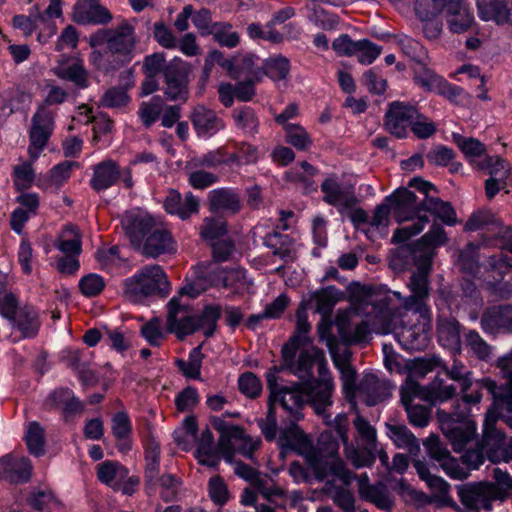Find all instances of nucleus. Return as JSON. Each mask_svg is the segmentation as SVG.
<instances>
[{
	"label": "nucleus",
	"instance_id": "338daca9",
	"mask_svg": "<svg viewBox=\"0 0 512 512\" xmlns=\"http://www.w3.org/2000/svg\"><path fill=\"white\" fill-rule=\"evenodd\" d=\"M440 365H442V360L437 356L416 358L412 363L410 374L407 378H411L413 380H415L414 377L423 378L434 368L440 367Z\"/></svg>",
	"mask_w": 512,
	"mask_h": 512
},
{
	"label": "nucleus",
	"instance_id": "bf43d9fd",
	"mask_svg": "<svg viewBox=\"0 0 512 512\" xmlns=\"http://www.w3.org/2000/svg\"><path fill=\"white\" fill-rule=\"evenodd\" d=\"M465 341L467 347L472 353L480 360H487L491 354V346L480 336L475 330H470L466 336Z\"/></svg>",
	"mask_w": 512,
	"mask_h": 512
},
{
	"label": "nucleus",
	"instance_id": "13d9d810",
	"mask_svg": "<svg viewBox=\"0 0 512 512\" xmlns=\"http://www.w3.org/2000/svg\"><path fill=\"white\" fill-rule=\"evenodd\" d=\"M458 265L463 272L476 274L479 270L478 246L468 243L459 254Z\"/></svg>",
	"mask_w": 512,
	"mask_h": 512
},
{
	"label": "nucleus",
	"instance_id": "b1692460",
	"mask_svg": "<svg viewBox=\"0 0 512 512\" xmlns=\"http://www.w3.org/2000/svg\"><path fill=\"white\" fill-rule=\"evenodd\" d=\"M32 473V464L26 457L5 456L0 460V475L10 483L27 482Z\"/></svg>",
	"mask_w": 512,
	"mask_h": 512
},
{
	"label": "nucleus",
	"instance_id": "e2e57ef3",
	"mask_svg": "<svg viewBox=\"0 0 512 512\" xmlns=\"http://www.w3.org/2000/svg\"><path fill=\"white\" fill-rule=\"evenodd\" d=\"M452 137L453 141L467 157H479L486 151L485 145L475 138H465L456 133H453Z\"/></svg>",
	"mask_w": 512,
	"mask_h": 512
},
{
	"label": "nucleus",
	"instance_id": "f8f14e48",
	"mask_svg": "<svg viewBox=\"0 0 512 512\" xmlns=\"http://www.w3.org/2000/svg\"><path fill=\"white\" fill-rule=\"evenodd\" d=\"M121 225L131 245L137 250L156 227V222L148 213L128 211L123 215Z\"/></svg>",
	"mask_w": 512,
	"mask_h": 512
},
{
	"label": "nucleus",
	"instance_id": "c85d7f7f",
	"mask_svg": "<svg viewBox=\"0 0 512 512\" xmlns=\"http://www.w3.org/2000/svg\"><path fill=\"white\" fill-rule=\"evenodd\" d=\"M120 176L119 165L111 159H106L94 166L90 184L95 191L99 192L113 186Z\"/></svg>",
	"mask_w": 512,
	"mask_h": 512
},
{
	"label": "nucleus",
	"instance_id": "79ce46f5",
	"mask_svg": "<svg viewBox=\"0 0 512 512\" xmlns=\"http://www.w3.org/2000/svg\"><path fill=\"white\" fill-rule=\"evenodd\" d=\"M310 329L311 325L307 319V307L304 302H301L296 311L295 332L284 346H301L308 343L310 341L308 337Z\"/></svg>",
	"mask_w": 512,
	"mask_h": 512
},
{
	"label": "nucleus",
	"instance_id": "393cba45",
	"mask_svg": "<svg viewBox=\"0 0 512 512\" xmlns=\"http://www.w3.org/2000/svg\"><path fill=\"white\" fill-rule=\"evenodd\" d=\"M208 206L211 212L236 214L241 209L240 196L229 188H218L209 192Z\"/></svg>",
	"mask_w": 512,
	"mask_h": 512
},
{
	"label": "nucleus",
	"instance_id": "72a5a7b5",
	"mask_svg": "<svg viewBox=\"0 0 512 512\" xmlns=\"http://www.w3.org/2000/svg\"><path fill=\"white\" fill-rule=\"evenodd\" d=\"M10 322L23 338H34L40 328L38 312L28 305L21 307L15 318H12Z\"/></svg>",
	"mask_w": 512,
	"mask_h": 512
},
{
	"label": "nucleus",
	"instance_id": "cd10ccee",
	"mask_svg": "<svg viewBox=\"0 0 512 512\" xmlns=\"http://www.w3.org/2000/svg\"><path fill=\"white\" fill-rule=\"evenodd\" d=\"M164 207L168 213L186 220L192 214L198 213L199 200L192 193L186 194L185 199L182 200L180 193L171 190L165 199Z\"/></svg>",
	"mask_w": 512,
	"mask_h": 512
},
{
	"label": "nucleus",
	"instance_id": "6e6d98bb",
	"mask_svg": "<svg viewBox=\"0 0 512 512\" xmlns=\"http://www.w3.org/2000/svg\"><path fill=\"white\" fill-rule=\"evenodd\" d=\"M264 76H268L272 80H284L288 77L290 72L289 60L278 55L267 59L263 64Z\"/></svg>",
	"mask_w": 512,
	"mask_h": 512
},
{
	"label": "nucleus",
	"instance_id": "58836bf2",
	"mask_svg": "<svg viewBox=\"0 0 512 512\" xmlns=\"http://www.w3.org/2000/svg\"><path fill=\"white\" fill-rule=\"evenodd\" d=\"M444 11L446 12L447 23L451 32L464 33L472 26L473 15L463 3H454Z\"/></svg>",
	"mask_w": 512,
	"mask_h": 512
},
{
	"label": "nucleus",
	"instance_id": "774afa93",
	"mask_svg": "<svg viewBox=\"0 0 512 512\" xmlns=\"http://www.w3.org/2000/svg\"><path fill=\"white\" fill-rule=\"evenodd\" d=\"M208 491L211 500L217 505H224L229 499L227 485L220 475H215L210 478Z\"/></svg>",
	"mask_w": 512,
	"mask_h": 512
},
{
	"label": "nucleus",
	"instance_id": "bb28decb",
	"mask_svg": "<svg viewBox=\"0 0 512 512\" xmlns=\"http://www.w3.org/2000/svg\"><path fill=\"white\" fill-rule=\"evenodd\" d=\"M396 338L406 350H422L428 346L429 337L424 327L418 324L407 325L401 323L396 328Z\"/></svg>",
	"mask_w": 512,
	"mask_h": 512
},
{
	"label": "nucleus",
	"instance_id": "f704fd0d",
	"mask_svg": "<svg viewBox=\"0 0 512 512\" xmlns=\"http://www.w3.org/2000/svg\"><path fill=\"white\" fill-rule=\"evenodd\" d=\"M264 245L285 262L295 259L296 252L293 247V240L287 234H282L278 231L268 233L264 238Z\"/></svg>",
	"mask_w": 512,
	"mask_h": 512
},
{
	"label": "nucleus",
	"instance_id": "ddd939ff",
	"mask_svg": "<svg viewBox=\"0 0 512 512\" xmlns=\"http://www.w3.org/2000/svg\"><path fill=\"white\" fill-rule=\"evenodd\" d=\"M401 403L405 407L409 422L417 427L423 428L429 423V410L423 405H414V398L421 399L420 385L416 380L406 378L400 389Z\"/></svg>",
	"mask_w": 512,
	"mask_h": 512
},
{
	"label": "nucleus",
	"instance_id": "4468645a",
	"mask_svg": "<svg viewBox=\"0 0 512 512\" xmlns=\"http://www.w3.org/2000/svg\"><path fill=\"white\" fill-rule=\"evenodd\" d=\"M480 326L487 334H512V304L487 307L482 312Z\"/></svg>",
	"mask_w": 512,
	"mask_h": 512
},
{
	"label": "nucleus",
	"instance_id": "f3484780",
	"mask_svg": "<svg viewBox=\"0 0 512 512\" xmlns=\"http://www.w3.org/2000/svg\"><path fill=\"white\" fill-rule=\"evenodd\" d=\"M189 119L199 137H211L225 128L224 120L213 109L202 104L192 108Z\"/></svg>",
	"mask_w": 512,
	"mask_h": 512
},
{
	"label": "nucleus",
	"instance_id": "4d7b16f0",
	"mask_svg": "<svg viewBox=\"0 0 512 512\" xmlns=\"http://www.w3.org/2000/svg\"><path fill=\"white\" fill-rule=\"evenodd\" d=\"M163 111V103L159 96L153 97L150 101L142 102L138 115L142 124L148 128L155 123Z\"/></svg>",
	"mask_w": 512,
	"mask_h": 512
},
{
	"label": "nucleus",
	"instance_id": "ea45409f",
	"mask_svg": "<svg viewBox=\"0 0 512 512\" xmlns=\"http://www.w3.org/2000/svg\"><path fill=\"white\" fill-rule=\"evenodd\" d=\"M361 498L374 503L378 508L390 510L393 506V500L387 487L379 482L375 485H361L358 488Z\"/></svg>",
	"mask_w": 512,
	"mask_h": 512
},
{
	"label": "nucleus",
	"instance_id": "a878e982",
	"mask_svg": "<svg viewBox=\"0 0 512 512\" xmlns=\"http://www.w3.org/2000/svg\"><path fill=\"white\" fill-rule=\"evenodd\" d=\"M462 326L453 316L440 315L437 318L436 334L439 343L450 349H459Z\"/></svg>",
	"mask_w": 512,
	"mask_h": 512
},
{
	"label": "nucleus",
	"instance_id": "4c0bfd02",
	"mask_svg": "<svg viewBox=\"0 0 512 512\" xmlns=\"http://www.w3.org/2000/svg\"><path fill=\"white\" fill-rule=\"evenodd\" d=\"M113 436L117 439V448L120 452L126 453L131 450L130 436L132 425L126 412L121 411L113 415L111 420Z\"/></svg>",
	"mask_w": 512,
	"mask_h": 512
},
{
	"label": "nucleus",
	"instance_id": "e433bc0d",
	"mask_svg": "<svg viewBox=\"0 0 512 512\" xmlns=\"http://www.w3.org/2000/svg\"><path fill=\"white\" fill-rule=\"evenodd\" d=\"M128 474V469L116 461H105L97 466L98 479L115 491L120 489V482H123Z\"/></svg>",
	"mask_w": 512,
	"mask_h": 512
},
{
	"label": "nucleus",
	"instance_id": "4be33fe9",
	"mask_svg": "<svg viewBox=\"0 0 512 512\" xmlns=\"http://www.w3.org/2000/svg\"><path fill=\"white\" fill-rule=\"evenodd\" d=\"M137 250L145 257L157 258L175 252L176 248L171 233L156 226Z\"/></svg>",
	"mask_w": 512,
	"mask_h": 512
},
{
	"label": "nucleus",
	"instance_id": "7ed1b4c3",
	"mask_svg": "<svg viewBox=\"0 0 512 512\" xmlns=\"http://www.w3.org/2000/svg\"><path fill=\"white\" fill-rule=\"evenodd\" d=\"M385 201L390 203L399 223L416 219L411 225L395 230L392 237L394 243H403L410 237L421 233L430 222L429 217L422 214L424 210L420 208L422 200L418 202L415 193L406 188L398 189L386 197Z\"/></svg>",
	"mask_w": 512,
	"mask_h": 512
},
{
	"label": "nucleus",
	"instance_id": "69168bd1",
	"mask_svg": "<svg viewBox=\"0 0 512 512\" xmlns=\"http://www.w3.org/2000/svg\"><path fill=\"white\" fill-rule=\"evenodd\" d=\"M130 102L127 92L120 87L108 89L101 98L100 105L107 108L125 107Z\"/></svg>",
	"mask_w": 512,
	"mask_h": 512
},
{
	"label": "nucleus",
	"instance_id": "6e6552de",
	"mask_svg": "<svg viewBox=\"0 0 512 512\" xmlns=\"http://www.w3.org/2000/svg\"><path fill=\"white\" fill-rule=\"evenodd\" d=\"M167 331L179 340L197 331L196 315L188 304H182L179 297H173L167 304Z\"/></svg>",
	"mask_w": 512,
	"mask_h": 512
},
{
	"label": "nucleus",
	"instance_id": "2eb2a0df",
	"mask_svg": "<svg viewBox=\"0 0 512 512\" xmlns=\"http://www.w3.org/2000/svg\"><path fill=\"white\" fill-rule=\"evenodd\" d=\"M53 73L60 79L71 82L77 89L89 86V72L80 58L62 55L53 68Z\"/></svg>",
	"mask_w": 512,
	"mask_h": 512
},
{
	"label": "nucleus",
	"instance_id": "9b49d317",
	"mask_svg": "<svg viewBox=\"0 0 512 512\" xmlns=\"http://www.w3.org/2000/svg\"><path fill=\"white\" fill-rule=\"evenodd\" d=\"M304 395V404H310L314 411L323 416L327 424H330V415L326 414L327 407L331 406V394L333 384L331 379L310 380L301 383Z\"/></svg>",
	"mask_w": 512,
	"mask_h": 512
},
{
	"label": "nucleus",
	"instance_id": "a211bd4d",
	"mask_svg": "<svg viewBox=\"0 0 512 512\" xmlns=\"http://www.w3.org/2000/svg\"><path fill=\"white\" fill-rule=\"evenodd\" d=\"M100 0H79L73 9V20L81 25H107L113 20L111 12Z\"/></svg>",
	"mask_w": 512,
	"mask_h": 512
},
{
	"label": "nucleus",
	"instance_id": "de8ad7c7",
	"mask_svg": "<svg viewBox=\"0 0 512 512\" xmlns=\"http://www.w3.org/2000/svg\"><path fill=\"white\" fill-rule=\"evenodd\" d=\"M415 82L427 91L436 92L443 78L428 68L424 63L417 61L413 67Z\"/></svg>",
	"mask_w": 512,
	"mask_h": 512
},
{
	"label": "nucleus",
	"instance_id": "a18cd8bd",
	"mask_svg": "<svg viewBox=\"0 0 512 512\" xmlns=\"http://www.w3.org/2000/svg\"><path fill=\"white\" fill-rule=\"evenodd\" d=\"M56 247L65 255L79 256L82 251L81 237L76 227L66 226L58 239Z\"/></svg>",
	"mask_w": 512,
	"mask_h": 512
},
{
	"label": "nucleus",
	"instance_id": "5701e85b",
	"mask_svg": "<svg viewBox=\"0 0 512 512\" xmlns=\"http://www.w3.org/2000/svg\"><path fill=\"white\" fill-rule=\"evenodd\" d=\"M259 58L253 54H247L239 59L225 60L223 68L233 79H250L262 81L264 77L263 66L258 63Z\"/></svg>",
	"mask_w": 512,
	"mask_h": 512
},
{
	"label": "nucleus",
	"instance_id": "c03bdc74",
	"mask_svg": "<svg viewBox=\"0 0 512 512\" xmlns=\"http://www.w3.org/2000/svg\"><path fill=\"white\" fill-rule=\"evenodd\" d=\"M228 226L223 217H205L200 226V237L203 241L212 243L227 234Z\"/></svg>",
	"mask_w": 512,
	"mask_h": 512
},
{
	"label": "nucleus",
	"instance_id": "49530a36",
	"mask_svg": "<svg viewBox=\"0 0 512 512\" xmlns=\"http://www.w3.org/2000/svg\"><path fill=\"white\" fill-rule=\"evenodd\" d=\"M278 442L282 448L298 450L307 444V438L300 427L291 422L280 431Z\"/></svg>",
	"mask_w": 512,
	"mask_h": 512
},
{
	"label": "nucleus",
	"instance_id": "c9c22d12",
	"mask_svg": "<svg viewBox=\"0 0 512 512\" xmlns=\"http://www.w3.org/2000/svg\"><path fill=\"white\" fill-rule=\"evenodd\" d=\"M420 208L424 209L423 212L433 214L446 225L453 226L457 223L456 212L451 203L438 197H424Z\"/></svg>",
	"mask_w": 512,
	"mask_h": 512
},
{
	"label": "nucleus",
	"instance_id": "5fc2aeb1",
	"mask_svg": "<svg viewBox=\"0 0 512 512\" xmlns=\"http://www.w3.org/2000/svg\"><path fill=\"white\" fill-rule=\"evenodd\" d=\"M203 357L201 346H197L191 350L188 361L178 359L176 365L187 378L199 379Z\"/></svg>",
	"mask_w": 512,
	"mask_h": 512
},
{
	"label": "nucleus",
	"instance_id": "c756f323",
	"mask_svg": "<svg viewBox=\"0 0 512 512\" xmlns=\"http://www.w3.org/2000/svg\"><path fill=\"white\" fill-rule=\"evenodd\" d=\"M274 401L280 403L294 420H299L301 409L304 406V395L301 389V383H295L292 386L280 387V392L274 398Z\"/></svg>",
	"mask_w": 512,
	"mask_h": 512
},
{
	"label": "nucleus",
	"instance_id": "aec40b11",
	"mask_svg": "<svg viewBox=\"0 0 512 512\" xmlns=\"http://www.w3.org/2000/svg\"><path fill=\"white\" fill-rule=\"evenodd\" d=\"M53 130V117L45 109L38 110L32 117V128L30 131L31 145L29 153L32 158H37L38 152L42 150Z\"/></svg>",
	"mask_w": 512,
	"mask_h": 512
},
{
	"label": "nucleus",
	"instance_id": "8fccbe9b",
	"mask_svg": "<svg viewBox=\"0 0 512 512\" xmlns=\"http://www.w3.org/2000/svg\"><path fill=\"white\" fill-rule=\"evenodd\" d=\"M232 118L237 128L243 130L245 133L255 135L258 132L259 121L255 111L251 107L244 106L234 109L232 111Z\"/></svg>",
	"mask_w": 512,
	"mask_h": 512
},
{
	"label": "nucleus",
	"instance_id": "7c9ffc66",
	"mask_svg": "<svg viewBox=\"0 0 512 512\" xmlns=\"http://www.w3.org/2000/svg\"><path fill=\"white\" fill-rule=\"evenodd\" d=\"M385 427L387 436L397 448L406 449L412 455L419 453V441L406 425L396 422H387Z\"/></svg>",
	"mask_w": 512,
	"mask_h": 512
},
{
	"label": "nucleus",
	"instance_id": "0e129e2a",
	"mask_svg": "<svg viewBox=\"0 0 512 512\" xmlns=\"http://www.w3.org/2000/svg\"><path fill=\"white\" fill-rule=\"evenodd\" d=\"M35 12L29 16L16 15L13 17V26L23 31L25 35H31L37 28V21L44 22V15L39 11L38 6H34Z\"/></svg>",
	"mask_w": 512,
	"mask_h": 512
},
{
	"label": "nucleus",
	"instance_id": "0eeeda50",
	"mask_svg": "<svg viewBox=\"0 0 512 512\" xmlns=\"http://www.w3.org/2000/svg\"><path fill=\"white\" fill-rule=\"evenodd\" d=\"M190 65L180 58L169 61L164 70L163 93L169 101L185 103L189 98Z\"/></svg>",
	"mask_w": 512,
	"mask_h": 512
},
{
	"label": "nucleus",
	"instance_id": "a19ab883",
	"mask_svg": "<svg viewBox=\"0 0 512 512\" xmlns=\"http://www.w3.org/2000/svg\"><path fill=\"white\" fill-rule=\"evenodd\" d=\"M456 392L454 385H444L442 380H435L429 386L420 385L421 400L431 403L444 402L451 399Z\"/></svg>",
	"mask_w": 512,
	"mask_h": 512
},
{
	"label": "nucleus",
	"instance_id": "37998d69",
	"mask_svg": "<svg viewBox=\"0 0 512 512\" xmlns=\"http://www.w3.org/2000/svg\"><path fill=\"white\" fill-rule=\"evenodd\" d=\"M413 466L421 480L425 481L428 487L439 496L448 493L449 484L441 477L433 475L428 465L422 460H414Z\"/></svg>",
	"mask_w": 512,
	"mask_h": 512
},
{
	"label": "nucleus",
	"instance_id": "6ab92c4d",
	"mask_svg": "<svg viewBox=\"0 0 512 512\" xmlns=\"http://www.w3.org/2000/svg\"><path fill=\"white\" fill-rule=\"evenodd\" d=\"M391 389L389 381L368 373L361 379L356 392L366 405L374 406L386 400L391 395Z\"/></svg>",
	"mask_w": 512,
	"mask_h": 512
},
{
	"label": "nucleus",
	"instance_id": "09e8293b",
	"mask_svg": "<svg viewBox=\"0 0 512 512\" xmlns=\"http://www.w3.org/2000/svg\"><path fill=\"white\" fill-rule=\"evenodd\" d=\"M25 441L28 451L36 456H42L45 453V433L43 427L36 421L30 422L27 426Z\"/></svg>",
	"mask_w": 512,
	"mask_h": 512
},
{
	"label": "nucleus",
	"instance_id": "473e14b6",
	"mask_svg": "<svg viewBox=\"0 0 512 512\" xmlns=\"http://www.w3.org/2000/svg\"><path fill=\"white\" fill-rule=\"evenodd\" d=\"M442 430L456 452H461L472 440L475 433L474 425L470 422L455 423L450 421L443 423Z\"/></svg>",
	"mask_w": 512,
	"mask_h": 512
},
{
	"label": "nucleus",
	"instance_id": "2f4dec72",
	"mask_svg": "<svg viewBox=\"0 0 512 512\" xmlns=\"http://www.w3.org/2000/svg\"><path fill=\"white\" fill-rule=\"evenodd\" d=\"M478 15L484 21H494L498 25L508 23L511 13L506 0H476Z\"/></svg>",
	"mask_w": 512,
	"mask_h": 512
},
{
	"label": "nucleus",
	"instance_id": "680f3d73",
	"mask_svg": "<svg viewBox=\"0 0 512 512\" xmlns=\"http://www.w3.org/2000/svg\"><path fill=\"white\" fill-rule=\"evenodd\" d=\"M287 142L299 150H306L311 145V140L305 129L297 124L284 126Z\"/></svg>",
	"mask_w": 512,
	"mask_h": 512
},
{
	"label": "nucleus",
	"instance_id": "423d86ee",
	"mask_svg": "<svg viewBox=\"0 0 512 512\" xmlns=\"http://www.w3.org/2000/svg\"><path fill=\"white\" fill-rule=\"evenodd\" d=\"M357 431L358 441L361 445L356 448L353 445L347 448V459L356 467L370 466L375 461L377 436L375 428L361 415L353 420Z\"/></svg>",
	"mask_w": 512,
	"mask_h": 512
},
{
	"label": "nucleus",
	"instance_id": "f03ea898",
	"mask_svg": "<svg viewBox=\"0 0 512 512\" xmlns=\"http://www.w3.org/2000/svg\"><path fill=\"white\" fill-rule=\"evenodd\" d=\"M88 42L93 48L106 44V51L93 50L89 61L96 70L110 73L131 62L137 39L134 27L123 20L115 28L98 29Z\"/></svg>",
	"mask_w": 512,
	"mask_h": 512
},
{
	"label": "nucleus",
	"instance_id": "052dcab7",
	"mask_svg": "<svg viewBox=\"0 0 512 512\" xmlns=\"http://www.w3.org/2000/svg\"><path fill=\"white\" fill-rule=\"evenodd\" d=\"M440 368L445 372V374L450 377L451 379L460 382L461 385V392H466L472 389L473 382L468 377L470 375V372L465 371V367L462 363L458 361H454V364L451 368H449L443 361L442 365H440Z\"/></svg>",
	"mask_w": 512,
	"mask_h": 512
},
{
	"label": "nucleus",
	"instance_id": "dca6fc26",
	"mask_svg": "<svg viewBox=\"0 0 512 512\" xmlns=\"http://www.w3.org/2000/svg\"><path fill=\"white\" fill-rule=\"evenodd\" d=\"M323 201L338 209L339 213L345 214L348 209L358 203L353 189L345 188L333 178H326L321 184Z\"/></svg>",
	"mask_w": 512,
	"mask_h": 512
},
{
	"label": "nucleus",
	"instance_id": "864d4df0",
	"mask_svg": "<svg viewBox=\"0 0 512 512\" xmlns=\"http://www.w3.org/2000/svg\"><path fill=\"white\" fill-rule=\"evenodd\" d=\"M497 218L489 210H480L473 213L467 220L464 229L466 231H477L486 229L493 235Z\"/></svg>",
	"mask_w": 512,
	"mask_h": 512
},
{
	"label": "nucleus",
	"instance_id": "39448f33",
	"mask_svg": "<svg viewBox=\"0 0 512 512\" xmlns=\"http://www.w3.org/2000/svg\"><path fill=\"white\" fill-rule=\"evenodd\" d=\"M457 494L465 509L457 508V512H479L482 508L492 510V502L503 500L504 493L490 483H468L457 486Z\"/></svg>",
	"mask_w": 512,
	"mask_h": 512
},
{
	"label": "nucleus",
	"instance_id": "1a4fd4ad",
	"mask_svg": "<svg viewBox=\"0 0 512 512\" xmlns=\"http://www.w3.org/2000/svg\"><path fill=\"white\" fill-rule=\"evenodd\" d=\"M300 346H283L282 358L284 367L301 380H313V367L317 358L321 356V350L310 348L301 350L296 358V352Z\"/></svg>",
	"mask_w": 512,
	"mask_h": 512
},
{
	"label": "nucleus",
	"instance_id": "603ef678",
	"mask_svg": "<svg viewBox=\"0 0 512 512\" xmlns=\"http://www.w3.org/2000/svg\"><path fill=\"white\" fill-rule=\"evenodd\" d=\"M447 237L443 227L438 223H433L430 230L417 242L411 244H404L400 247L415 248L417 245H422L431 249L432 258L435 254V247L445 244Z\"/></svg>",
	"mask_w": 512,
	"mask_h": 512
},
{
	"label": "nucleus",
	"instance_id": "f257e3e1",
	"mask_svg": "<svg viewBox=\"0 0 512 512\" xmlns=\"http://www.w3.org/2000/svg\"><path fill=\"white\" fill-rule=\"evenodd\" d=\"M395 272L415 267L407 282L410 294L403 298L402 305L408 311L418 313L423 319L429 318L430 308L427 301L431 287L429 276L432 271V252L428 247L417 245L415 248L397 247L389 261Z\"/></svg>",
	"mask_w": 512,
	"mask_h": 512
},
{
	"label": "nucleus",
	"instance_id": "9d476101",
	"mask_svg": "<svg viewBox=\"0 0 512 512\" xmlns=\"http://www.w3.org/2000/svg\"><path fill=\"white\" fill-rule=\"evenodd\" d=\"M418 111L416 105L409 102H391L384 118L386 130L397 138H405L408 127L411 128L414 119L418 116Z\"/></svg>",
	"mask_w": 512,
	"mask_h": 512
},
{
	"label": "nucleus",
	"instance_id": "412c9836",
	"mask_svg": "<svg viewBox=\"0 0 512 512\" xmlns=\"http://www.w3.org/2000/svg\"><path fill=\"white\" fill-rule=\"evenodd\" d=\"M317 445L321 453L331 458L329 463L331 474L344 481V483L349 484L352 479V473L345 467L344 462L337 457L339 444L333 434L331 432L321 433Z\"/></svg>",
	"mask_w": 512,
	"mask_h": 512
},
{
	"label": "nucleus",
	"instance_id": "20e7f679",
	"mask_svg": "<svg viewBox=\"0 0 512 512\" xmlns=\"http://www.w3.org/2000/svg\"><path fill=\"white\" fill-rule=\"evenodd\" d=\"M170 292V283L161 266L147 265L126 278L123 283L124 297L133 303H140L150 296L165 297Z\"/></svg>",
	"mask_w": 512,
	"mask_h": 512
},
{
	"label": "nucleus",
	"instance_id": "3c124183",
	"mask_svg": "<svg viewBox=\"0 0 512 512\" xmlns=\"http://www.w3.org/2000/svg\"><path fill=\"white\" fill-rule=\"evenodd\" d=\"M222 309L218 305L206 306L201 315L196 316L197 330L202 329L205 337L214 335L217 328V321L221 317Z\"/></svg>",
	"mask_w": 512,
	"mask_h": 512
}]
</instances>
